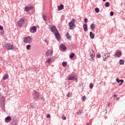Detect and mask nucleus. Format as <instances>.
Returning a JSON list of instances; mask_svg holds the SVG:
<instances>
[{"label":"nucleus","mask_w":125,"mask_h":125,"mask_svg":"<svg viewBox=\"0 0 125 125\" xmlns=\"http://www.w3.org/2000/svg\"><path fill=\"white\" fill-rule=\"evenodd\" d=\"M11 121V117L10 116H7L5 119V123H9Z\"/></svg>","instance_id":"nucleus-13"},{"label":"nucleus","mask_w":125,"mask_h":125,"mask_svg":"<svg viewBox=\"0 0 125 125\" xmlns=\"http://www.w3.org/2000/svg\"><path fill=\"white\" fill-rule=\"evenodd\" d=\"M66 37L67 38V40H71V38H72V37L71 36H70V34H69V33H67L66 35Z\"/></svg>","instance_id":"nucleus-19"},{"label":"nucleus","mask_w":125,"mask_h":125,"mask_svg":"<svg viewBox=\"0 0 125 125\" xmlns=\"http://www.w3.org/2000/svg\"><path fill=\"white\" fill-rule=\"evenodd\" d=\"M26 49H27V50H30V49H31V45H27L26 46Z\"/></svg>","instance_id":"nucleus-28"},{"label":"nucleus","mask_w":125,"mask_h":125,"mask_svg":"<svg viewBox=\"0 0 125 125\" xmlns=\"http://www.w3.org/2000/svg\"><path fill=\"white\" fill-rule=\"evenodd\" d=\"M83 28L84 32H86L87 31V24H84L83 25Z\"/></svg>","instance_id":"nucleus-15"},{"label":"nucleus","mask_w":125,"mask_h":125,"mask_svg":"<svg viewBox=\"0 0 125 125\" xmlns=\"http://www.w3.org/2000/svg\"><path fill=\"white\" fill-rule=\"evenodd\" d=\"M7 79H8V75L5 74L3 76V79L7 80Z\"/></svg>","instance_id":"nucleus-23"},{"label":"nucleus","mask_w":125,"mask_h":125,"mask_svg":"<svg viewBox=\"0 0 125 125\" xmlns=\"http://www.w3.org/2000/svg\"><path fill=\"white\" fill-rule=\"evenodd\" d=\"M113 97H114V98H115V97H117V95H116V94H114V95L112 97V98H113Z\"/></svg>","instance_id":"nucleus-40"},{"label":"nucleus","mask_w":125,"mask_h":125,"mask_svg":"<svg viewBox=\"0 0 125 125\" xmlns=\"http://www.w3.org/2000/svg\"><path fill=\"white\" fill-rule=\"evenodd\" d=\"M75 57V53H72L71 55L69 56V58L72 59V58H74Z\"/></svg>","instance_id":"nucleus-24"},{"label":"nucleus","mask_w":125,"mask_h":125,"mask_svg":"<svg viewBox=\"0 0 125 125\" xmlns=\"http://www.w3.org/2000/svg\"><path fill=\"white\" fill-rule=\"evenodd\" d=\"M89 88L91 89H92V88H93V84L92 83H91L90 84H89Z\"/></svg>","instance_id":"nucleus-30"},{"label":"nucleus","mask_w":125,"mask_h":125,"mask_svg":"<svg viewBox=\"0 0 125 125\" xmlns=\"http://www.w3.org/2000/svg\"><path fill=\"white\" fill-rule=\"evenodd\" d=\"M62 65L63 66V67H66V66H67V62H63L62 63Z\"/></svg>","instance_id":"nucleus-29"},{"label":"nucleus","mask_w":125,"mask_h":125,"mask_svg":"<svg viewBox=\"0 0 125 125\" xmlns=\"http://www.w3.org/2000/svg\"><path fill=\"white\" fill-rule=\"evenodd\" d=\"M75 79V77H74V76H71V77H70L68 79V81H73V80H74Z\"/></svg>","instance_id":"nucleus-25"},{"label":"nucleus","mask_w":125,"mask_h":125,"mask_svg":"<svg viewBox=\"0 0 125 125\" xmlns=\"http://www.w3.org/2000/svg\"><path fill=\"white\" fill-rule=\"evenodd\" d=\"M51 31L53 33V34H56L58 32V30H57V29H56V27L55 26H52L50 28Z\"/></svg>","instance_id":"nucleus-5"},{"label":"nucleus","mask_w":125,"mask_h":125,"mask_svg":"<svg viewBox=\"0 0 125 125\" xmlns=\"http://www.w3.org/2000/svg\"><path fill=\"white\" fill-rule=\"evenodd\" d=\"M90 37L91 39H94V34L92 32H90Z\"/></svg>","instance_id":"nucleus-21"},{"label":"nucleus","mask_w":125,"mask_h":125,"mask_svg":"<svg viewBox=\"0 0 125 125\" xmlns=\"http://www.w3.org/2000/svg\"><path fill=\"white\" fill-rule=\"evenodd\" d=\"M103 1H106V0H103Z\"/></svg>","instance_id":"nucleus-46"},{"label":"nucleus","mask_w":125,"mask_h":125,"mask_svg":"<svg viewBox=\"0 0 125 125\" xmlns=\"http://www.w3.org/2000/svg\"><path fill=\"white\" fill-rule=\"evenodd\" d=\"M110 16H113L114 15V12H112V11L110 12Z\"/></svg>","instance_id":"nucleus-36"},{"label":"nucleus","mask_w":125,"mask_h":125,"mask_svg":"<svg viewBox=\"0 0 125 125\" xmlns=\"http://www.w3.org/2000/svg\"><path fill=\"white\" fill-rule=\"evenodd\" d=\"M4 98L0 94V102H4Z\"/></svg>","instance_id":"nucleus-17"},{"label":"nucleus","mask_w":125,"mask_h":125,"mask_svg":"<svg viewBox=\"0 0 125 125\" xmlns=\"http://www.w3.org/2000/svg\"><path fill=\"white\" fill-rule=\"evenodd\" d=\"M124 63H125V61H124V60H120V64L121 65H124Z\"/></svg>","instance_id":"nucleus-27"},{"label":"nucleus","mask_w":125,"mask_h":125,"mask_svg":"<svg viewBox=\"0 0 125 125\" xmlns=\"http://www.w3.org/2000/svg\"><path fill=\"white\" fill-rule=\"evenodd\" d=\"M24 42L25 43H31L33 42V38L31 36L25 37L23 40Z\"/></svg>","instance_id":"nucleus-3"},{"label":"nucleus","mask_w":125,"mask_h":125,"mask_svg":"<svg viewBox=\"0 0 125 125\" xmlns=\"http://www.w3.org/2000/svg\"><path fill=\"white\" fill-rule=\"evenodd\" d=\"M51 62V59H48L47 61L46 62V63H48V64H49Z\"/></svg>","instance_id":"nucleus-32"},{"label":"nucleus","mask_w":125,"mask_h":125,"mask_svg":"<svg viewBox=\"0 0 125 125\" xmlns=\"http://www.w3.org/2000/svg\"><path fill=\"white\" fill-rule=\"evenodd\" d=\"M85 99H86V98L85 97V96H84L82 97V100L83 101H85Z\"/></svg>","instance_id":"nucleus-33"},{"label":"nucleus","mask_w":125,"mask_h":125,"mask_svg":"<svg viewBox=\"0 0 125 125\" xmlns=\"http://www.w3.org/2000/svg\"><path fill=\"white\" fill-rule=\"evenodd\" d=\"M59 10H62V9H64V5L63 4L61 5L60 6L58 7Z\"/></svg>","instance_id":"nucleus-18"},{"label":"nucleus","mask_w":125,"mask_h":125,"mask_svg":"<svg viewBox=\"0 0 125 125\" xmlns=\"http://www.w3.org/2000/svg\"><path fill=\"white\" fill-rule=\"evenodd\" d=\"M86 125H89V124L88 123H87Z\"/></svg>","instance_id":"nucleus-45"},{"label":"nucleus","mask_w":125,"mask_h":125,"mask_svg":"<svg viewBox=\"0 0 125 125\" xmlns=\"http://www.w3.org/2000/svg\"><path fill=\"white\" fill-rule=\"evenodd\" d=\"M55 35L56 37V39L58 40V41H60V39H61V37H60V34H59V32L58 31L55 33Z\"/></svg>","instance_id":"nucleus-10"},{"label":"nucleus","mask_w":125,"mask_h":125,"mask_svg":"<svg viewBox=\"0 0 125 125\" xmlns=\"http://www.w3.org/2000/svg\"><path fill=\"white\" fill-rule=\"evenodd\" d=\"M105 6H106V7H109V6H110V3H109V2H106L105 3Z\"/></svg>","instance_id":"nucleus-26"},{"label":"nucleus","mask_w":125,"mask_h":125,"mask_svg":"<svg viewBox=\"0 0 125 125\" xmlns=\"http://www.w3.org/2000/svg\"><path fill=\"white\" fill-rule=\"evenodd\" d=\"M90 52V56H91V57H92V58H93V57H95V53H94V51H93V49H91L89 50Z\"/></svg>","instance_id":"nucleus-6"},{"label":"nucleus","mask_w":125,"mask_h":125,"mask_svg":"<svg viewBox=\"0 0 125 125\" xmlns=\"http://www.w3.org/2000/svg\"><path fill=\"white\" fill-rule=\"evenodd\" d=\"M76 114H78V115H79V112H77Z\"/></svg>","instance_id":"nucleus-44"},{"label":"nucleus","mask_w":125,"mask_h":125,"mask_svg":"<svg viewBox=\"0 0 125 125\" xmlns=\"http://www.w3.org/2000/svg\"><path fill=\"white\" fill-rule=\"evenodd\" d=\"M70 95H71V93H68V94H67V96H68V97H70Z\"/></svg>","instance_id":"nucleus-42"},{"label":"nucleus","mask_w":125,"mask_h":125,"mask_svg":"<svg viewBox=\"0 0 125 125\" xmlns=\"http://www.w3.org/2000/svg\"><path fill=\"white\" fill-rule=\"evenodd\" d=\"M0 30H1V31L3 30V27H2V26L0 25Z\"/></svg>","instance_id":"nucleus-39"},{"label":"nucleus","mask_w":125,"mask_h":125,"mask_svg":"<svg viewBox=\"0 0 125 125\" xmlns=\"http://www.w3.org/2000/svg\"><path fill=\"white\" fill-rule=\"evenodd\" d=\"M110 57V53H106L104 55V57H103L104 61H106L105 59H107V58H109Z\"/></svg>","instance_id":"nucleus-12"},{"label":"nucleus","mask_w":125,"mask_h":125,"mask_svg":"<svg viewBox=\"0 0 125 125\" xmlns=\"http://www.w3.org/2000/svg\"><path fill=\"white\" fill-rule=\"evenodd\" d=\"M95 11L96 12V13H99V8H96L95 9Z\"/></svg>","instance_id":"nucleus-31"},{"label":"nucleus","mask_w":125,"mask_h":125,"mask_svg":"<svg viewBox=\"0 0 125 125\" xmlns=\"http://www.w3.org/2000/svg\"><path fill=\"white\" fill-rule=\"evenodd\" d=\"M90 28L92 30H94L95 29V24L94 23L91 24Z\"/></svg>","instance_id":"nucleus-20"},{"label":"nucleus","mask_w":125,"mask_h":125,"mask_svg":"<svg viewBox=\"0 0 125 125\" xmlns=\"http://www.w3.org/2000/svg\"><path fill=\"white\" fill-rule=\"evenodd\" d=\"M76 22V20L75 19H72V21L69 22L68 25L69 26L70 30H74V28H75V22Z\"/></svg>","instance_id":"nucleus-2"},{"label":"nucleus","mask_w":125,"mask_h":125,"mask_svg":"<svg viewBox=\"0 0 125 125\" xmlns=\"http://www.w3.org/2000/svg\"><path fill=\"white\" fill-rule=\"evenodd\" d=\"M46 117H47V119L50 118V114H47V115H46Z\"/></svg>","instance_id":"nucleus-38"},{"label":"nucleus","mask_w":125,"mask_h":125,"mask_svg":"<svg viewBox=\"0 0 125 125\" xmlns=\"http://www.w3.org/2000/svg\"><path fill=\"white\" fill-rule=\"evenodd\" d=\"M109 105H110V103H108V106H109Z\"/></svg>","instance_id":"nucleus-47"},{"label":"nucleus","mask_w":125,"mask_h":125,"mask_svg":"<svg viewBox=\"0 0 125 125\" xmlns=\"http://www.w3.org/2000/svg\"><path fill=\"white\" fill-rule=\"evenodd\" d=\"M115 55L117 56V57H120L122 55V52L118 51L115 53Z\"/></svg>","instance_id":"nucleus-16"},{"label":"nucleus","mask_w":125,"mask_h":125,"mask_svg":"<svg viewBox=\"0 0 125 125\" xmlns=\"http://www.w3.org/2000/svg\"><path fill=\"white\" fill-rule=\"evenodd\" d=\"M31 33H36L37 32V27L34 26L32 27L30 29Z\"/></svg>","instance_id":"nucleus-8"},{"label":"nucleus","mask_w":125,"mask_h":125,"mask_svg":"<svg viewBox=\"0 0 125 125\" xmlns=\"http://www.w3.org/2000/svg\"><path fill=\"white\" fill-rule=\"evenodd\" d=\"M3 47H5L8 50H11L12 49H14V46L13 44H10V43L6 42L3 44Z\"/></svg>","instance_id":"nucleus-1"},{"label":"nucleus","mask_w":125,"mask_h":125,"mask_svg":"<svg viewBox=\"0 0 125 125\" xmlns=\"http://www.w3.org/2000/svg\"><path fill=\"white\" fill-rule=\"evenodd\" d=\"M43 20H44L45 21H46V16H45V15H43Z\"/></svg>","instance_id":"nucleus-34"},{"label":"nucleus","mask_w":125,"mask_h":125,"mask_svg":"<svg viewBox=\"0 0 125 125\" xmlns=\"http://www.w3.org/2000/svg\"><path fill=\"white\" fill-rule=\"evenodd\" d=\"M80 113H81V110H80Z\"/></svg>","instance_id":"nucleus-48"},{"label":"nucleus","mask_w":125,"mask_h":125,"mask_svg":"<svg viewBox=\"0 0 125 125\" xmlns=\"http://www.w3.org/2000/svg\"><path fill=\"white\" fill-rule=\"evenodd\" d=\"M61 48H62V49H63V50H66V49H67V48L66 47V46H65L64 44H62L61 46Z\"/></svg>","instance_id":"nucleus-22"},{"label":"nucleus","mask_w":125,"mask_h":125,"mask_svg":"<svg viewBox=\"0 0 125 125\" xmlns=\"http://www.w3.org/2000/svg\"><path fill=\"white\" fill-rule=\"evenodd\" d=\"M46 56H52V51L48 50L46 52Z\"/></svg>","instance_id":"nucleus-9"},{"label":"nucleus","mask_w":125,"mask_h":125,"mask_svg":"<svg viewBox=\"0 0 125 125\" xmlns=\"http://www.w3.org/2000/svg\"><path fill=\"white\" fill-rule=\"evenodd\" d=\"M116 82L118 83H121L119 85H122L123 84V83H124V80H119V79H116Z\"/></svg>","instance_id":"nucleus-14"},{"label":"nucleus","mask_w":125,"mask_h":125,"mask_svg":"<svg viewBox=\"0 0 125 125\" xmlns=\"http://www.w3.org/2000/svg\"><path fill=\"white\" fill-rule=\"evenodd\" d=\"M119 99H120V98L119 97L117 98V100H119Z\"/></svg>","instance_id":"nucleus-43"},{"label":"nucleus","mask_w":125,"mask_h":125,"mask_svg":"<svg viewBox=\"0 0 125 125\" xmlns=\"http://www.w3.org/2000/svg\"><path fill=\"white\" fill-rule=\"evenodd\" d=\"M84 22H85V23H87V19H84Z\"/></svg>","instance_id":"nucleus-41"},{"label":"nucleus","mask_w":125,"mask_h":125,"mask_svg":"<svg viewBox=\"0 0 125 125\" xmlns=\"http://www.w3.org/2000/svg\"><path fill=\"white\" fill-rule=\"evenodd\" d=\"M62 120H66L67 118H66L64 116H62Z\"/></svg>","instance_id":"nucleus-35"},{"label":"nucleus","mask_w":125,"mask_h":125,"mask_svg":"<svg viewBox=\"0 0 125 125\" xmlns=\"http://www.w3.org/2000/svg\"><path fill=\"white\" fill-rule=\"evenodd\" d=\"M25 20L24 19H21L19 21L17 22V24L18 25L19 27H22V25L24 23Z\"/></svg>","instance_id":"nucleus-4"},{"label":"nucleus","mask_w":125,"mask_h":125,"mask_svg":"<svg viewBox=\"0 0 125 125\" xmlns=\"http://www.w3.org/2000/svg\"><path fill=\"white\" fill-rule=\"evenodd\" d=\"M97 58H100L101 57V55L100 54L97 55Z\"/></svg>","instance_id":"nucleus-37"},{"label":"nucleus","mask_w":125,"mask_h":125,"mask_svg":"<svg viewBox=\"0 0 125 125\" xmlns=\"http://www.w3.org/2000/svg\"><path fill=\"white\" fill-rule=\"evenodd\" d=\"M25 10L28 12V11H30V10H32V9H34V7L30 6V7H25L24 8Z\"/></svg>","instance_id":"nucleus-11"},{"label":"nucleus","mask_w":125,"mask_h":125,"mask_svg":"<svg viewBox=\"0 0 125 125\" xmlns=\"http://www.w3.org/2000/svg\"><path fill=\"white\" fill-rule=\"evenodd\" d=\"M33 97L36 99L37 98H39V93H38V92H37V91L35 90L33 94Z\"/></svg>","instance_id":"nucleus-7"}]
</instances>
